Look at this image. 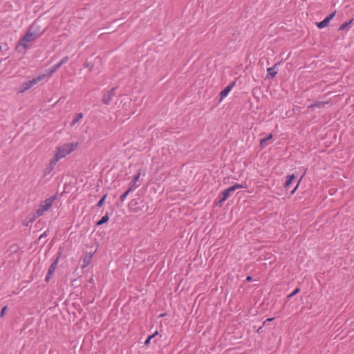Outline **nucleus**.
Instances as JSON below:
<instances>
[{
  "label": "nucleus",
  "instance_id": "1",
  "mask_svg": "<svg viewBox=\"0 0 354 354\" xmlns=\"http://www.w3.org/2000/svg\"><path fill=\"white\" fill-rule=\"evenodd\" d=\"M39 37L37 32H32L29 29L25 35L18 41L16 46V50L22 52L28 48V42L35 41Z\"/></svg>",
  "mask_w": 354,
  "mask_h": 354
},
{
  "label": "nucleus",
  "instance_id": "2",
  "mask_svg": "<svg viewBox=\"0 0 354 354\" xmlns=\"http://www.w3.org/2000/svg\"><path fill=\"white\" fill-rule=\"evenodd\" d=\"M77 147V144L73 142L66 143L62 147H57L56 153L54 156V162L59 161L61 158L66 157L68 154L73 152Z\"/></svg>",
  "mask_w": 354,
  "mask_h": 354
},
{
  "label": "nucleus",
  "instance_id": "3",
  "mask_svg": "<svg viewBox=\"0 0 354 354\" xmlns=\"http://www.w3.org/2000/svg\"><path fill=\"white\" fill-rule=\"evenodd\" d=\"M45 75H41L38 77L33 78L32 80H28L24 82L19 86V92L23 93L30 88L32 86L37 84L39 81L42 80L45 77Z\"/></svg>",
  "mask_w": 354,
  "mask_h": 354
},
{
  "label": "nucleus",
  "instance_id": "4",
  "mask_svg": "<svg viewBox=\"0 0 354 354\" xmlns=\"http://www.w3.org/2000/svg\"><path fill=\"white\" fill-rule=\"evenodd\" d=\"M231 192V189L229 188L223 190L218 195V200L214 202V205L217 207H221L222 204L227 199Z\"/></svg>",
  "mask_w": 354,
  "mask_h": 354
},
{
  "label": "nucleus",
  "instance_id": "5",
  "mask_svg": "<svg viewBox=\"0 0 354 354\" xmlns=\"http://www.w3.org/2000/svg\"><path fill=\"white\" fill-rule=\"evenodd\" d=\"M117 87H113L110 90H109L106 93H105L102 97V103L106 105H109L110 102L112 101L113 97L115 95V91Z\"/></svg>",
  "mask_w": 354,
  "mask_h": 354
},
{
  "label": "nucleus",
  "instance_id": "6",
  "mask_svg": "<svg viewBox=\"0 0 354 354\" xmlns=\"http://www.w3.org/2000/svg\"><path fill=\"white\" fill-rule=\"evenodd\" d=\"M143 203V200L140 198H135L131 200V201L129 203V206L134 212H138L142 210V207H144V205H142Z\"/></svg>",
  "mask_w": 354,
  "mask_h": 354
},
{
  "label": "nucleus",
  "instance_id": "7",
  "mask_svg": "<svg viewBox=\"0 0 354 354\" xmlns=\"http://www.w3.org/2000/svg\"><path fill=\"white\" fill-rule=\"evenodd\" d=\"M335 14H336V11H334L333 12H332L331 14L328 15L324 20H322L319 22H317L316 23L317 27L319 29H322V28L327 27L328 26L330 21L335 16Z\"/></svg>",
  "mask_w": 354,
  "mask_h": 354
},
{
  "label": "nucleus",
  "instance_id": "8",
  "mask_svg": "<svg viewBox=\"0 0 354 354\" xmlns=\"http://www.w3.org/2000/svg\"><path fill=\"white\" fill-rule=\"evenodd\" d=\"M50 207L51 206L47 202H46V201H44L43 202H41V203L40 204L39 208L34 213L35 214V218H37V217L43 215V214L46 211L48 210Z\"/></svg>",
  "mask_w": 354,
  "mask_h": 354
},
{
  "label": "nucleus",
  "instance_id": "9",
  "mask_svg": "<svg viewBox=\"0 0 354 354\" xmlns=\"http://www.w3.org/2000/svg\"><path fill=\"white\" fill-rule=\"evenodd\" d=\"M69 59L68 56L63 57L60 62L55 64L50 69H49L48 75L51 76L57 69H59L62 65L66 64Z\"/></svg>",
  "mask_w": 354,
  "mask_h": 354
},
{
  "label": "nucleus",
  "instance_id": "10",
  "mask_svg": "<svg viewBox=\"0 0 354 354\" xmlns=\"http://www.w3.org/2000/svg\"><path fill=\"white\" fill-rule=\"evenodd\" d=\"M235 85L236 82L233 81L230 82L228 86H227L223 90L221 91V93H219L221 100L225 98L228 95V93L231 91V90L234 87Z\"/></svg>",
  "mask_w": 354,
  "mask_h": 354
},
{
  "label": "nucleus",
  "instance_id": "11",
  "mask_svg": "<svg viewBox=\"0 0 354 354\" xmlns=\"http://www.w3.org/2000/svg\"><path fill=\"white\" fill-rule=\"evenodd\" d=\"M279 64L280 62L276 63L273 66L267 68V79H273L276 76V75L277 74V71L276 70V68Z\"/></svg>",
  "mask_w": 354,
  "mask_h": 354
},
{
  "label": "nucleus",
  "instance_id": "12",
  "mask_svg": "<svg viewBox=\"0 0 354 354\" xmlns=\"http://www.w3.org/2000/svg\"><path fill=\"white\" fill-rule=\"evenodd\" d=\"M60 256H61V252H59L57 253V257L55 258V259L53 261V262L51 263V265L50 266V267L48 268V272H49V275H53L55 273Z\"/></svg>",
  "mask_w": 354,
  "mask_h": 354
},
{
  "label": "nucleus",
  "instance_id": "13",
  "mask_svg": "<svg viewBox=\"0 0 354 354\" xmlns=\"http://www.w3.org/2000/svg\"><path fill=\"white\" fill-rule=\"evenodd\" d=\"M296 176L292 174L291 175H288L286 176V181L283 184V187L285 189H288L290 187V186L292 185V182L295 180Z\"/></svg>",
  "mask_w": 354,
  "mask_h": 354
},
{
  "label": "nucleus",
  "instance_id": "14",
  "mask_svg": "<svg viewBox=\"0 0 354 354\" xmlns=\"http://www.w3.org/2000/svg\"><path fill=\"white\" fill-rule=\"evenodd\" d=\"M140 176V173L138 172L134 176L133 179L129 183V188H131L132 191L139 186L138 185H136V182L138 180Z\"/></svg>",
  "mask_w": 354,
  "mask_h": 354
},
{
  "label": "nucleus",
  "instance_id": "15",
  "mask_svg": "<svg viewBox=\"0 0 354 354\" xmlns=\"http://www.w3.org/2000/svg\"><path fill=\"white\" fill-rule=\"evenodd\" d=\"M32 32H37L39 37L43 34V32L40 31V27L36 22H34L28 28Z\"/></svg>",
  "mask_w": 354,
  "mask_h": 354
},
{
  "label": "nucleus",
  "instance_id": "16",
  "mask_svg": "<svg viewBox=\"0 0 354 354\" xmlns=\"http://www.w3.org/2000/svg\"><path fill=\"white\" fill-rule=\"evenodd\" d=\"M91 258H92V254H86L84 257L83 263L82 265V268H85L86 267H87L89 265Z\"/></svg>",
  "mask_w": 354,
  "mask_h": 354
},
{
  "label": "nucleus",
  "instance_id": "17",
  "mask_svg": "<svg viewBox=\"0 0 354 354\" xmlns=\"http://www.w3.org/2000/svg\"><path fill=\"white\" fill-rule=\"evenodd\" d=\"M109 219V214L108 212L106 213V214L104 216H103L101 219H100L97 222V225L100 226V225H102L104 223H106L108 222Z\"/></svg>",
  "mask_w": 354,
  "mask_h": 354
},
{
  "label": "nucleus",
  "instance_id": "18",
  "mask_svg": "<svg viewBox=\"0 0 354 354\" xmlns=\"http://www.w3.org/2000/svg\"><path fill=\"white\" fill-rule=\"evenodd\" d=\"M272 138V133H270L267 137L264 138H262L261 140H260V146L261 147H263L265 146V145L266 144V142L271 140Z\"/></svg>",
  "mask_w": 354,
  "mask_h": 354
},
{
  "label": "nucleus",
  "instance_id": "19",
  "mask_svg": "<svg viewBox=\"0 0 354 354\" xmlns=\"http://www.w3.org/2000/svg\"><path fill=\"white\" fill-rule=\"evenodd\" d=\"M158 335V332L156 331L152 335L148 336V337L146 339V340L145 342V346H149V344H150L151 340H152V339H153Z\"/></svg>",
  "mask_w": 354,
  "mask_h": 354
},
{
  "label": "nucleus",
  "instance_id": "20",
  "mask_svg": "<svg viewBox=\"0 0 354 354\" xmlns=\"http://www.w3.org/2000/svg\"><path fill=\"white\" fill-rule=\"evenodd\" d=\"M82 118H83V114H82V113H77V114L75 115V118H74V119L73 120V121L71 122V126L75 125V124L76 123H77V122L80 121V120H81Z\"/></svg>",
  "mask_w": 354,
  "mask_h": 354
},
{
  "label": "nucleus",
  "instance_id": "21",
  "mask_svg": "<svg viewBox=\"0 0 354 354\" xmlns=\"http://www.w3.org/2000/svg\"><path fill=\"white\" fill-rule=\"evenodd\" d=\"M58 161H55L54 162V157L50 160V164H49V166L48 167V168L46 169L48 173H50L55 167V166L56 165L57 162Z\"/></svg>",
  "mask_w": 354,
  "mask_h": 354
},
{
  "label": "nucleus",
  "instance_id": "22",
  "mask_svg": "<svg viewBox=\"0 0 354 354\" xmlns=\"http://www.w3.org/2000/svg\"><path fill=\"white\" fill-rule=\"evenodd\" d=\"M245 188V185L236 183L234 185L229 187L231 192H234L237 189Z\"/></svg>",
  "mask_w": 354,
  "mask_h": 354
},
{
  "label": "nucleus",
  "instance_id": "23",
  "mask_svg": "<svg viewBox=\"0 0 354 354\" xmlns=\"http://www.w3.org/2000/svg\"><path fill=\"white\" fill-rule=\"evenodd\" d=\"M131 192H132L131 189L128 188V189L120 196V201L123 203Z\"/></svg>",
  "mask_w": 354,
  "mask_h": 354
},
{
  "label": "nucleus",
  "instance_id": "24",
  "mask_svg": "<svg viewBox=\"0 0 354 354\" xmlns=\"http://www.w3.org/2000/svg\"><path fill=\"white\" fill-rule=\"evenodd\" d=\"M57 194H54L52 196H50V198H46L45 201L46 202H47L50 206H52L53 205V203L57 199Z\"/></svg>",
  "mask_w": 354,
  "mask_h": 354
},
{
  "label": "nucleus",
  "instance_id": "25",
  "mask_svg": "<svg viewBox=\"0 0 354 354\" xmlns=\"http://www.w3.org/2000/svg\"><path fill=\"white\" fill-rule=\"evenodd\" d=\"M353 21V19H351L349 21H346L344 24H342L339 28V30H344V29H346L352 22Z\"/></svg>",
  "mask_w": 354,
  "mask_h": 354
},
{
  "label": "nucleus",
  "instance_id": "26",
  "mask_svg": "<svg viewBox=\"0 0 354 354\" xmlns=\"http://www.w3.org/2000/svg\"><path fill=\"white\" fill-rule=\"evenodd\" d=\"M326 103L324 102H317L313 104H311L309 108H315V107H323Z\"/></svg>",
  "mask_w": 354,
  "mask_h": 354
},
{
  "label": "nucleus",
  "instance_id": "27",
  "mask_svg": "<svg viewBox=\"0 0 354 354\" xmlns=\"http://www.w3.org/2000/svg\"><path fill=\"white\" fill-rule=\"evenodd\" d=\"M300 288L299 287H297L290 294H289L288 296H287V299H290V298H292V297H294L295 295H296L297 294H298L299 292H300Z\"/></svg>",
  "mask_w": 354,
  "mask_h": 354
},
{
  "label": "nucleus",
  "instance_id": "28",
  "mask_svg": "<svg viewBox=\"0 0 354 354\" xmlns=\"http://www.w3.org/2000/svg\"><path fill=\"white\" fill-rule=\"evenodd\" d=\"M37 218H35V214H33V216L30 218L29 220H26L24 221L23 224L25 226H28L30 223H32Z\"/></svg>",
  "mask_w": 354,
  "mask_h": 354
},
{
  "label": "nucleus",
  "instance_id": "29",
  "mask_svg": "<svg viewBox=\"0 0 354 354\" xmlns=\"http://www.w3.org/2000/svg\"><path fill=\"white\" fill-rule=\"evenodd\" d=\"M304 175L301 177L300 180H299V182L297 183V185L295 186V187L290 192V194L292 195L295 194V192H296V190L297 189L299 185V183L301 180V178H303Z\"/></svg>",
  "mask_w": 354,
  "mask_h": 354
},
{
  "label": "nucleus",
  "instance_id": "30",
  "mask_svg": "<svg viewBox=\"0 0 354 354\" xmlns=\"http://www.w3.org/2000/svg\"><path fill=\"white\" fill-rule=\"evenodd\" d=\"M8 307L6 306H3L1 310V313H0V317H3V315H5V313L7 310Z\"/></svg>",
  "mask_w": 354,
  "mask_h": 354
},
{
  "label": "nucleus",
  "instance_id": "31",
  "mask_svg": "<svg viewBox=\"0 0 354 354\" xmlns=\"http://www.w3.org/2000/svg\"><path fill=\"white\" fill-rule=\"evenodd\" d=\"M104 203L105 202H104L102 199H100V201L97 203L95 206L100 208L104 204Z\"/></svg>",
  "mask_w": 354,
  "mask_h": 354
},
{
  "label": "nucleus",
  "instance_id": "32",
  "mask_svg": "<svg viewBox=\"0 0 354 354\" xmlns=\"http://www.w3.org/2000/svg\"><path fill=\"white\" fill-rule=\"evenodd\" d=\"M51 276L52 275H49V272H48V273H47V274H46V276L45 277V281L47 282V283L49 282V281H50V279L51 278Z\"/></svg>",
  "mask_w": 354,
  "mask_h": 354
},
{
  "label": "nucleus",
  "instance_id": "33",
  "mask_svg": "<svg viewBox=\"0 0 354 354\" xmlns=\"http://www.w3.org/2000/svg\"><path fill=\"white\" fill-rule=\"evenodd\" d=\"M47 236V232H44L43 234H41L39 237V240H41L45 237Z\"/></svg>",
  "mask_w": 354,
  "mask_h": 354
},
{
  "label": "nucleus",
  "instance_id": "34",
  "mask_svg": "<svg viewBox=\"0 0 354 354\" xmlns=\"http://www.w3.org/2000/svg\"><path fill=\"white\" fill-rule=\"evenodd\" d=\"M272 320H274V318H268L267 319H266L263 323V326H265L266 324V323H270V322H272Z\"/></svg>",
  "mask_w": 354,
  "mask_h": 354
},
{
  "label": "nucleus",
  "instance_id": "35",
  "mask_svg": "<svg viewBox=\"0 0 354 354\" xmlns=\"http://www.w3.org/2000/svg\"><path fill=\"white\" fill-rule=\"evenodd\" d=\"M245 281L248 282H250L252 281V277L251 276L248 275V276H247Z\"/></svg>",
  "mask_w": 354,
  "mask_h": 354
},
{
  "label": "nucleus",
  "instance_id": "36",
  "mask_svg": "<svg viewBox=\"0 0 354 354\" xmlns=\"http://www.w3.org/2000/svg\"><path fill=\"white\" fill-rule=\"evenodd\" d=\"M106 197H107V194H105L104 195L102 196V197L100 199H102L104 202H105Z\"/></svg>",
  "mask_w": 354,
  "mask_h": 354
},
{
  "label": "nucleus",
  "instance_id": "37",
  "mask_svg": "<svg viewBox=\"0 0 354 354\" xmlns=\"http://www.w3.org/2000/svg\"><path fill=\"white\" fill-rule=\"evenodd\" d=\"M262 328H263V326H260V327L257 329V332H258V333H260V332L261 331V330H262Z\"/></svg>",
  "mask_w": 354,
  "mask_h": 354
},
{
  "label": "nucleus",
  "instance_id": "38",
  "mask_svg": "<svg viewBox=\"0 0 354 354\" xmlns=\"http://www.w3.org/2000/svg\"><path fill=\"white\" fill-rule=\"evenodd\" d=\"M89 282H90V283H92V282H93V277H91V278L90 279Z\"/></svg>",
  "mask_w": 354,
  "mask_h": 354
},
{
  "label": "nucleus",
  "instance_id": "39",
  "mask_svg": "<svg viewBox=\"0 0 354 354\" xmlns=\"http://www.w3.org/2000/svg\"><path fill=\"white\" fill-rule=\"evenodd\" d=\"M1 49H2V46H0V50H1Z\"/></svg>",
  "mask_w": 354,
  "mask_h": 354
}]
</instances>
